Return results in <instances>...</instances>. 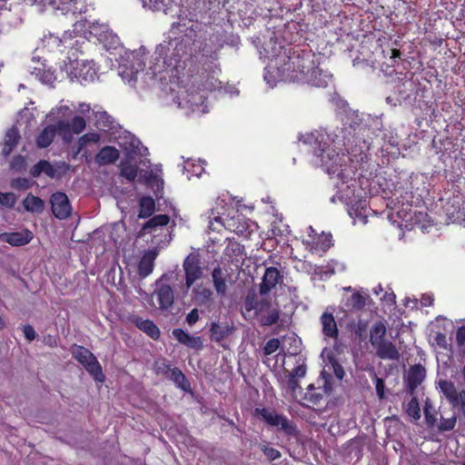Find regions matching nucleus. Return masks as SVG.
I'll return each mask as SVG.
<instances>
[{"label": "nucleus", "instance_id": "f257e3e1", "mask_svg": "<svg viewBox=\"0 0 465 465\" xmlns=\"http://www.w3.org/2000/svg\"><path fill=\"white\" fill-rule=\"evenodd\" d=\"M315 137L318 147L313 149V153L316 156L321 158L322 166L324 168L326 173L331 178H337L341 181L342 183H348L353 178L352 168H350L347 155L345 153H340L337 151L339 145L344 144L341 140H332V146L331 147L324 141V134L320 132L312 134Z\"/></svg>", "mask_w": 465, "mask_h": 465}, {"label": "nucleus", "instance_id": "f03ea898", "mask_svg": "<svg viewBox=\"0 0 465 465\" xmlns=\"http://www.w3.org/2000/svg\"><path fill=\"white\" fill-rule=\"evenodd\" d=\"M387 328L382 322H375L370 331V342L376 350V355L382 360L399 361L401 353L396 346L385 339Z\"/></svg>", "mask_w": 465, "mask_h": 465}, {"label": "nucleus", "instance_id": "7ed1b4c3", "mask_svg": "<svg viewBox=\"0 0 465 465\" xmlns=\"http://www.w3.org/2000/svg\"><path fill=\"white\" fill-rule=\"evenodd\" d=\"M312 60L300 55L278 56L272 60L270 69H276L278 76L284 81H300L301 77L296 73L295 66L311 67Z\"/></svg>", "mask_w": 465, "mask_h": 465}, {"label": "nucleus", "instance_id": "20e7f679", "mask_svg": "<svg viewBox=\"0 0 465 465\" xmlns=\"http://www.w3.org/2000/svg\"><path fill=\"white\" fill-rule=\"evenodd\" d=\"M188 39L174 38L160 44L156 47V54L159 56H164L163 62L169 66L178 67L188 54Z\"/></svg>", "mask_w": 465, "mask_h": 465}, {"label": "nucleus", "instance_id": "39448f33", "mask_svg": "<svg viewBox=\"0 0 465 465\" xmlns=\"http://www.w3.org/2000/svg\"><path fill=\"white\" fill-rule=\"evenodd\" d=\"M72 355L84 367L95 381H104V375L102 371V367L94 355L88 349L83 346H75L72 350Z\"/></svg>", "mask_w": 465, "mask_h": 465}, {"label": "nucleus", "instance_id": "423d86ee", "mask_svg": "<svg viewBox=\"0 0 465 465\" xmlns=\"http://www.w3.org/2000/svg\"><path fill=\"white\" fill-rule=\"evenodd\" d=\"M183 269L185 273V291L187 293L193 283L203 275V269L201 266L200 255L196 252L188 254L183 262Z\"/></svg>", "mask_w": 465, "mask_h": 465}, {"label": "nucleus", "instance_id": "0eeeda50", "mask_svg": "<svg viewBox=\"0 0 465 465\" xmlns=\"http://www.w3.org/2000/svg\"><path fill=\"white\" fill-rule=\"evenodd\" d=\"M256 316L262 326H271L279 321L280 310L278 307L272 306L270 300L263 298Z\"/></svg>", "mask_w": 465, "mask_h": 465}, {"label": "nucleus", "instance_id": "6e6552de", "mask_svg": "<svg viewBox=\"0 0 465 465\" xmlns=\"http://www.w3.org/2000/svg\"><path fill=\"white\" fill-rule=\"evenodd\" d=\"M367 145L365 142H360L359 144H355L350 149L347 155L350 168H352V173L358 169L363 168V164L367 163Z\"/></svg>", "mask_w": 465, "mask_h": 465}, {"label": "nucleus", "instance_id": "1a4fd4ad", "mask_svg": "<svg viewBox=\"0 0 465 465\" xmlns=\"http://www.w3.org/2000/svg\"><path fill=\"white\" fill-rule=\"evenodd\" d=\"M50 203L52 212L56 218L62 220L70 215L72 207L65 193L60 192L54 193L51 196Z\"/></svg>", "mask_w": 465, "mask_h": 465}, {"label": "nucleus", "instance_id": "9d476101", "mask_svg": "<svg viewBox=\"0 0 465 465\" xmlns=\"http://www.w3.org/2000/svg\"><path fill=\"white\" fill-rule=\"evenodd\" d=\"M282 282V276L280 271L275 267L266 269L260 284V294L265 295L272 291L278 284Z\"/></svg>", "mask_w": 465, "mask_h": 465}, {"label": "nucleus", "instance_id": "9b49d317", "mask_svg": "<svg viewBox=\"0 0 465 465\" xmlns=\"http://www.w3.org/2000/svg\"><path fill=\"white\" fill-rule=\"evenodd\" d=\"M311 67V71L306 73L305 81L313 86H327L331 79V74L326 71H323L322 68L315 66L313 62Z\"/></svg>", "mask_w": 465, "mask_h": 465}, {"label": "nucleus", "instance_id": "f8f14e48", "mask_svg": "<svg viewBox=\"0 0 465 465\" xmlns=\"http://www.w3.org/2000/svg\"><path fill=\"white\" fill-rule=\"evenodd\" d=\"M153 295L156 298L160 310H168L173 305L174 293L169 284L159 285Z\"/></svg>", "mask_w": 465, "mask_h": 465}, {"label": "nucleus", "instance_id": "ddd939ff", "mask_svg": "<svg viewBox=\"0 0 465 465\" xmlns=\"http://www.w3.org/2000/svg\"><path fill=\"white\" fill-rule=\"evenodd\" d=\"M158 254L159 252L156 248L144 252L138 263V274L142 278H145L153 272L154 268V261Z\"/></svg>", "mask_w": 465, "mask_h": 465}, {"label": "nucleus", "instance_id": "4468645a", "mask_svg": "<svg viewBox=\"0 0 465 465\" xmlns=\"http://www.w3.org/2000/svg\"><path fill=\"white\" fill-rule=\"evenodd\" d=\"M426 376V371L420 364L413 365L410 368L407 375V390L410 394H413L419 385L421 384Z\"/></svg>", "mask_w": 465, "mask_h": 465}, {"label": "nucleus", "instance_id": "2eb2a0df", "mask_svg": "<svg viewBox=\"0 0 465 465\" xmlns=\"http://www.w3.org/2000/svg\"><path fill=\"white\" fill-rule=\"evenodd\" d=\"M33 239L32 232L23 230L15 232H4L0 234V240L14 246H21L28 243Z\"/></svg>", "mask_w": 465, "mask_h": 465}, {"label": "nucleus", "instance_id": "dca6fc26", "mask_svg": "<svg viewBox=\"0 0 465 465\" xmlns=\"http://www.w3.org/2000/svg\"><path fill=\"white\" fill-rule=\"evenodd\" d=\"M320 322L324 337L336 340L339 335V331L333 314L324 312L320 318Z\"/></svg>", "mask_w": 465, "mask_h": 465}, {"label": "nucleus", "instance_id": "f3484780", "mask_svg": "<svg viewBox=\"0 0 465 465\" xmlns=\"http://www.w3.org/2000/svg\"><path fill=\"white\" fill-rule=\"evenodd\" d=\"M173 336L182 344L194 349L201 350L203 347L202 338L199 336H193L185 332L182 329L173 330Z\"/></svg>", "mask_w": 465, "mask_h": 465}, {"label": "nucleus", "instance_id": "a211bd4d", "mask_svg": "<svg viewBox=\"0 0 465 465\" xmlns=\"http://www.w3.org/2000/svg\"><path fill=\"white\" fill-rule=\"evenodd\" d=\"M309 235L312 238V244L315 250L326 252L331 245V234L322 232L318 235L317 232L312 227H309Z\"/></svg>", "mask_w": 465, "mask_h": 465}, {"label": "nucleus", "instance_id": "6ab92c4d", "mask_svg": "<svg viewBox=\"0 0 465 465\" xmlns=\"http://www.w3.org/2000/svg\"><path fill=\"white\" fill-rule=\"evenodd\" d=\"M229 276L227 270L221 267H215L212 272V278L214 289L220 295H224L227 291L226 280Z\"/></svg>", "mask_w": 465, "mask_h": 465}, {"label": "nucleus", "instance_id": "aec40b11", "mask_svg": "<svg viewBox=\"0 0 465 465\" xmlns=\"http://www.w3.org/2000/svg\"><path fill=\"white\" fill-rule=\"evenodd\" d=\"M119 155V151L114 146H104L95 155V162L99 165L111 164L118 160Z\"/></svg>", "mask_w": 465, "mask_h": 465}, {"label": "nucleus", "instance_id": "412c9836", "mask_svg": "<svg viewBox=\"0 0 465 465\" xmlns=\"http://www.w3.org/2000/svg\"><path fill=\"white\" fill-rule=\"evenodd\" d=\"M133 322L135 324L137 328L144 331L151 338L154 340L159 338L160 330L152 321L143 319L139 316H134L133 318Z\"/></svg>", "mask_w": 465, "mask_h": 465}, {"label": "nucleus", "instance_id": "4be33fe9", "mask_svg": "<svg viewBox=\"0 0 465 465\" xmlns=\"http://www.w3.org/2000/svg\"><path fill=\"white\" fill-rule=\"evenodd\" d=\"M189 94L183 97L181 101L180 97H177V100L173 99L174 103L177 104V106L183 109L187 110L186 113L195 112L198 110L200 105L203 103V95H191L189 98Z\"/></svg>", "mask_w": 465, "mask_h": 465}, {"label": "nucleus", "instance_id": "5701e85b", "mask_svg": "<svg viewBox=\"0 0 465 465\" xmlns=\"http://www.w3.org/2000/svg\"><path fill=\"white\" fill-rule=\"evenodd\" d=\"M42 173H45L49 178H54L56 176V169L48 161L40 160L31 168L30 174L33 177H39Z\"/></svg>", "mask_w": 465, "mask_h": 465}, {"label": "nucleus", "instance_id": "b1692460", "mask_svg": "<svg viewBox=\"0 0 465 465\" xmlns=\"http://www.w3.org/2000/svg\"><path fill=\"white\" fill-rule=\"evenodd\" d=\"M20 140V134L15 127L10 128L5 136V143L2 153L5 155H9L12 151L16 147Z\"/></svg>", "mask_w": 465, "mask_h": 465}, {"label": "nucleus", "instance_id": "393cba45", "mask_svg": "<svg viewBox=\"0 0 465 465\" xmlns=\"http://www.w3.org/2000/svg\"><path fill=\"white\" fill-rule=\"evenodd\" d=\"M195 302L202 306L210 304L213 302V292L211 289L198 284L193 289Z\"/></svg>", "mask_w": 465, "mask_h": 465}, {"label": "nucleus", "instance_id": "a878e982", "mask_svg": "<svg viewBox=\"0 0 465 465\" xmlns=\"http://www.w3.org/2000/svg\"><path fill=\"white\" fill-rule=\"evenodd\" d=\"M56 134V128L54 124H50L44 128L36 137V145L39 148L48 147L54 141Z\"/></svg>", "mask_w": 465, "mask_h": 465}, {"label": "nucleus", "instance_id": "bb28decb", "mask_svg": "<svg viewBox=\"0 0 465 465\" xmlns=\"http://www.w3.org/2000/svg\"><path fill=\"white\" fill-rule=\"evenodd\" d=\"M69 64H65V70L68 74L73 75L76 78H82L84 80H87L88 77L93 79L94 72H90L91 66H89V69L86 71V73H84V68L78 69V66L80 65V61H78L77 59L72 61L69 58Z\"/></svg>", "mask_w": 465, "mask_h": 465}, {"label": "nucleus", "instance_id": "cd10ccee", "mask_svg": "<svg viewBox=\"0 0 465 465\" xmlns=\"http://www.w3.org/2000/svg\"><path fill=\"white\" fill-rule=\"evenodd\" d=\"M169 216L166 214H158L151 218L143 226V233H152L158 228L166 225L169 223Z\"/></svg>", "mask_w": 465, "mask_h": 465}, {"label": "nucleus", "instance_id": "c85d7f7f", "mask_svg": "<svg viewBox=\"0 0 465 465\" xmlns=\"http://www.w3.org/2000/svg\"><path fill=\"white\" fill-rule=\"evenodd\" d=\"M24 208L31 213H42L44 210L45 203L37 196L28 193L23 201Z\"/></svg>", "mask_w": 465, "mask_h": 465}, {"label": "nucleus", "instance_id": "c756f323", "mask_svg": "<svg viewBox=\"0 0 465 465\" xmlns=\"http://www.w3.org/2000/svg\"><path fill=\"white\" fill-rule=\"evenodd\" d=\"M440 391L444 394L448 401L451 404L457 401V395L459 394L455 384L448 380H440L438 382Z\"/></svg>", "mask_w": 465, "mask_h": 465}, {"label": "nucleus", "instance_id": "7c9ffc66", "mask_svg": "<svg viewBox=\"0 0 465 465\" xmlns=\"http://www.w3.org/2000/svg\"><path fill=\"white\" fill-rule=\"evenodd\" d=\"M95 118V125L98 129L106 131L111 129L113 126V119L105 111H95L94 112Z\"/></svg>", "mask_w": 465, "mask_h": 465}, {"label": "nucleus", "instance_id": "2f4dec72", "mask_svg": "<svg viewBox=\"0 0 465 465\" xmlns=\"http://www.w3.org/2000/svg\"><path fill=\"white\" fill-rule=\"evenodd\" d=\"M31 74L44 84H52L55 80L54 72L46 70L45 64H41V67H34Z\"/></svg>", "mask_w": 465, "mask_h": 465}, {"label": "nucleus", "instance_id": "473e14b6", "mask_svg": "<svg viewBox=\"0 0 465 465\" xmlns=\"http://www.w3.org/2000/svg\"><path fill=\"white\" fill-rule=\"evenodd\" d=\"M366 304V299L363 295L359 292H354L351 296H350L346 302L345 307L346 310H361Z\"/></svg>", "mask_w": 465, "mask_h": 465}, {"label": "nucleus", "instance_id": "72a5a7b5", "mask_svg": "<svg viewBox=\"0 0 465 465\" xmlns=\"http://www.w3.org/2000/svg\"><path fill=\"white\" fill-rule=\"evenodd\" d=\"M272 427H280L282 430H283L287 434H292L295 430L294 426L291 420H289L285 416L276 414V418L273 419V422L272 423Z\"/></svg>", "mask_w": 465, "mask_h": 465}, {"label": "nucleus", "instance_id": "f704fd0d", "mask_svg": "<svg viewBox=\"0 0 465 465\" xmlns=\"http://www.w3.org/2000/svg\"><path fill=\"white\" fill-rule=\"evenodd\" d=\"M56 128V133L63 137L65 141H70L74 132L72 130V124L65 120L58 121L54 124Z\"/></svg>", "mask_w": 465, "mask_h": 465}, {"label": "nucleus", "instance_id": "c9c22d12", "mask_svg": "<svg viewBox=\"0 0 465 465\" xmlns=\"http://www.w3.org/2000/svg\"><path fill=\"white\" fill-rule=\"evenodd\" d=\"M211 339L215 341H223L229 333V328L227 325H221L216 322H213L210 328Z\"/></svg>", "mask_w": 465, "mask_h": 465}, {"label": "nucleus", "instance_id": "e433bc0d", "mask_svg": "<svg viewBox=\"0 0 465 465\" xmlns=\"http://www.w3.org/2000/svg\"><path fill=\"white\" fill-rule=\"evenodd\" d=\"M75 0H45L44 5L53 6L54 9L61 10L63 13L72 12L74 14V9L72 8V3Z\"/></svg>", "mask_w": 465, "mask_h": 465}, {"label": "nucleus", "instance_id": "4c0bfd02", "mask_svg": "<svg viewBox=\"0 0 465 465\" xmlns=\"http://www.w3.org/2000/svg\"><path fill=\"white\" fill-rule=\"evenodd\" d=\"M100 134L97 133H88L82 135L78 140V148L75 154H78L88 143H96L100 141ZM76 155H74L75 157Z\"/></svg>", "mask_w": 465, "mask_h": 465}, {"label": "nucleus", "instance_id": "58836bf2", "mask_svg": "<svg viewBox=\"0 0 465 465\" xmlns=\"http://www.w3.org/2000/svg\"><path fill=\"white\" fill-rule=\"evenodd\" d=\"M154 201L151 197H143L140 203V213L139 217L146 218L149 217L154 211Z\"/></svg>", "mask_w": 465, "mask_h": 465}, {"label": "nucleus", "instance_id": "ea45409f", "mask_svg": "<svg viewBox=\"0 0 465 465\" xmlns=\"http://www.w3.org/2000/svg\"><path fill=\"white\" fill-rule=\"evenodd\" d=\"M262 303V299L261 301H257L253 293H248L244 300V309L248 312L253 311L254 314L256 315L259 312L260 304Z\"/></svg>", "mask_w": 465, "mask_h": 465}, {"label": "nucleus", "instance_id": "a19ab883", "mask_svg": "<svg viewBox=\"0 0 465 465\" xmlns=\"http://www.w3.org/2000/svg\"><path fill=\"white\" fill-rule=\"evenodd\" d=\"M147 55V50L144 46H141L139 49L133 52V57L136 60V66L134 68L136 72L143 70L145 65V58Z\"/></svg>", "mask_w": 465, "mask_h": 465}, {"label": "nucleus", "instance_id": "79ce46f5", "mask_svg": "<svg viewBox=\"0 0 465 465\" xmlns=\"http://www.w3.org/2000/svg\"><path fill=\"white\" fill-rule=\"evenodd\" d=\"M138 167L135 164L122 163L121 175L130 182H134L137 176Z\"/></svg>", "mask_w": 465, "mask_h": 465}, {"label": "nucleus", "instance_id": "37998d69", "mask_svg": "<svg viewBox=\"0 0 465 465\" xmlns=\"http://www.w3.org/2000/svg\"><path fill=\"white\" fill-rule=\"evenodd\" d=\"M167 377L172 380L178 387L183 390L185 389L186 378L178 368H173L170 370V373Z\"/></svg>", "mask_w": 465, "mask_h": 465}, {"label": "nucleus", "instance_id": "c03bdc74", "mask_svg": "<svg viewBox=\"0 0 465 465\" xmlns=\"http://www.w3.org/2000/svg\"><path fill=\"white\" fill-rule=\"evenodd\" d=\"M406 412L414 420H418L420 418V409L419 402L415 397H413L406 405Z\"/></svg>", "mask_w": 465, "mask_h": 465}, {"label": "nucleus", "instance_id": "a18cd8bd", "mask_svg": "<svg viewBox=\"0 0 465 465\" xmlns=\"http://www.w3.org/2000/svg\"><path fill=\"white\" fill-rule=\"evenodd\" d=\"M255 414L261 417L267 424L270 426L273 422V419L276 418V412L274 411H270L266 408H256Z\"/></svg>", "mask_w": 465, "mask_h": 465}, {"label": "nucleus", "instance_id": "49530a36", "mask_svg": "<svg viewBox=\"0 0 465 465\" xmlns=\"http://www.w3.org/2000/svg\"><path fill=\"white\" fill-rule=\"evenodd\" d=\"M17 201L14 193H0V204L4 207L12 209Z\"/></svg>", "mask_w": 465, "mask_h": 465}, {"label": "nucleus", "instance_id": "de8ad7c7", "mask_svg": "<svg viewBox=\"0 0 465 465\" xmlns=\"http://www.w3.org/2000/svg\"><path fill=\"white\" fill-rule=\"evenodd\" d=\"M71 124L74 134H81L86 127V122L82 116H74Z\"/></svg>", "mask_w": 465, "mask_h": 465}, {"label": "nucleus", "instance_id": "09e8293b", "mask_svg": "<svg viewBox=\"0 0 465 465\" xmlns=\"http://www.w3.org/2000/svg\"><path fill=\"white\" fill-rule=\"evenodd\" d=\"M11 187L16 190L25 191L30 187V182L26 178H15L11 181Z\"/></svg>", "mask_w": 465, "mask_h": 465}, {"label": "nucleus", "instance_id": "8fccbe9b", "mask_svg": "<svg viewBox=\"0 0 465 465\" xmlns=\"http://www.w3.org/2000/svg\"><path fill=\"white\" fill-rule=\"evenodd\" d=\"M280 347V341L279 339H276V338H273V339H271L269 340L265 346H264V354L265 355H270L273 352H275Z\"/></svg>", "mask_w": 465, "mask_h": 465}, {"label": "nucleus", "instance_id": "3c124183", "mask_svg": "<svg viewBox=\"0 0 465 465\" xmlns=\"http://www.w3.org/2000/svg\"><path fill=\"white\" fill-rule=\"evenodd\" d=\"M261 450L263 451L265 456L270 460H277V459H279L281 457V452L278 450L274 449V448H271V447L262 445V446H261Z\"/></svg>", "mask_w": 465, "mask_h": 465}, {"label": "nucleus", "instance_id": "603ef678", "mask_svg": "<svg viewBox=\"0 0 465 465\" xmlns=\"http://www.w3.org/2000/svg\"><path fill=\"white\" fill-rule=\"evenodd\" d=\"M456 425V418L451 417L449 419H442L440 423L439 429L443 431L451 430Z\"/></svg>", "mask_w": 465, "mask_h": 465}, {"label": "nucleus", "instance_id": "864d4df0", "mask_svg": "<svg viewBox=\"0 0 465 465\" xmlns=\"http://www.w3.org/2000/svg\"><path fill=\"white\" fill-rule=\"evenodd\" d=\"M424 416H425V419H426L428 424L433 425L435 423L436 417L433 413V408L428 402H426V404L424 406Z\"/></svg>", "mask_w": 465, "mask_h": 465}, {"label": "nucleus", "instance_id": "5fc2aeb1", "mask_svg": "<svg viewBox=\"0 0 465 465\" xmlns=\"http://www.w3.org/2000/svg\"><path fill=\"white\" fill-rule=\"evenodd\" d=\"M457 401H453L451 405L453 407H460L462 413L465 415V389L459 391V394L457 395Z\"/></svg>", "mask_w": 465, "mask_h": 465}, {"label": "nucleus", "instance_id": "6e6d98bb", "mask_svg": "<svg viewBox=\"0 0 465 465\" xmlns=\"http://www.w3.org/2000/svg\"><path fill=\"white\" fill-rule=\"evenodd\" d=\"M12 169L22 172L25 167V160L23 156H16L13 159L11 163Z\"/></svg>", "mask_w": 465, "mask_h": 465}, {"label": "nucleus", "instance_id": "4d7b16f0", "mask_svg": "<svg viewBox=\"0 0 465 465\" xmlns=\"http://www.w3.org/2000/svg\"><path fill=\"white\" fill-rule=\"evenodd\" d=\"M23 332L25 339L29 341H34L36 338V332L34 327L30 324H26L23 326Z\"/></svg>", "mask_w": 465, "mask_h": 465}, {"label": "nucleus", "instance_id": "13d9d810", "mask_svg": "<svg viewBox=\"0 0 465 465\" xmlns=\"http://www.w3.org/2000/svg\"><path fill=\"white\" fill-rule=\"evenodd\" d=\"M306 364L304 362H302L289 374L295 378H303L306 375Z\"/></svg>", "mask_w": 465, "mask_h": 465}, {"label": "nucleus", "instance_id": "bf43d9fd", "mask_svg": "<svg viewBox=\"0 0 465 465\" xmlns=\"http://www.w3.org/2000/svg\"><path fill=\"white\" fill-rule=\"evenodd\" d=\"M375 389H376L378 397L381 400L383 399L384 398V389H385L384 381L382 379L377 377L376 375H375Z\"/></svg>", "mask_w": 465, "mask_h": 465}, {"label": "nucleus", "instance_id": "052dcab7", "mask_svg": "<svg viewBox=\"0 0 465 465\" xmlns=\"http://www.w3.org/2000/svg\"><path fill=\"white\" fill-rule=\"evenodd\" d=\"M434 341L440 349L448 348L449 344H448L447 337L444 333L438 332L434 338Z\"/></svg>", "mask_w": 465, "mask_h": 465}, {"label": "nucleus", "instance_id": "680f3d73", "mask_svg": "<svg viewBox=\"0 0 465 465\" xmlns=\"http://www.w3.org/2000/svg\"><path fill=\"white\" fill-rule=\"evenodd\" d=\"M456 342L460 347L465 345V325L460 327L456 331Z\"/></svg>", "mask_w": 465, "mask_h": 465}, {"label": "nucleus", "instance_id": "e2e57ef3", "mask_svg": "<svg viewBox=\"0 0 465 465\" xmlns=\"http://www.w3.org/2000/svg\"><path fill=\"white\" fill-rule=\"evenodd\" d=\"M209 228L210 230L212 231H219L220 228L223 226V223H222V220H221V217L220 216H214L213 218H212V216L210 215L209 216Z\"/></svg>", "mask_w": 465, "mask_h": 465}, {"label": "nucleus", "instance_id": "0e129e2a", "mask_svg": "<svg viewBox=\"0 0 465 465\" xmlns=\"http://www.w3.org/2000/svg\"><path fill=\"white\" fill-rule=\"evenodd\" d=\"M199 321V312L197 309H193L186 316V322L193 326Z\"/></svg>", "mask_w": 465, "mask_h": 465}, {"label": "nucleus", "instance_id": "69168bd1", "mask_svg": "<svg viewBox=\"0 0 465 465\" xmlns=\"http://www.w3.org/2000/svg\"><path fill=\"white\" fill-rule=\"evenodd\" d=\"M156 369L158 372H162L168 376V374L170 373V370H172L173 368H171V366L167 364L165 361H163L156 362Z\"/></svg>", "mask_w": 465, "mask_h": 465}, {"label": "nucleus", "instance_id": "338daca9", "mask_svg": "<svg viewBox=\"0 0 465 465\" xmlns=\"http://www.w3.org/2000/svg\"><path fill=\"white\" fill-rule=\"evenodd\" d=\"M287 386L292 391H295L298 388H300L299 381H297V378L288 375L287 380Z\"/></svg>", "mask_w": 465, "mask_h": 465}, {"label": "nucleus", "instance_id": "774afa93", "mask_svg": "<svg viewBox=\"0 0 465 465\" xmlns=\"http://www.w3.org/2000/svg\"><path fill=\"white\" fill-rule=\"evenodd\" d=\"M43 341H44V342L46 345H48L51 348H54V347L57 346L56 339L54 336L50 335V334L44 336V340Z\"/></svg>", "mask_w": 465, "mask_h": 465}]
</instances>
